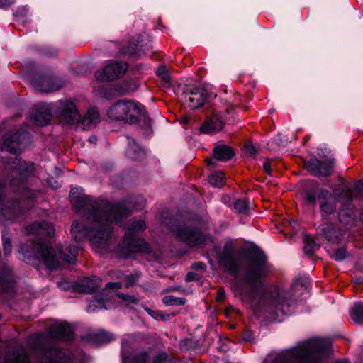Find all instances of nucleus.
Wrapping results in <instances>:
<instances>
[{
	"label": "nucleus",
	"instance_id": "5fc2aeb1",
	"mask_svg": "<svg viewBox=\"0 0 363 363\" xmlns=\"http://www.w3.org/2000/svg\"><path fill=\"white\" fill-rule=\"evenodd\" d=\"M320 150L321 151V153L319 154V156L321 157V158H325V152L326 154H330L331 153V150H328L327 149L326 147L323 149V148H320Z\"/></svg>",
	"mask_w": 363,
	"mask_h": 363
},
{
	"label": "nucleus",
	"instance_id": "052dcab7",
	"mask_svg": "<svg viewBox=\"0 0 363 363\" xmlns=\"http://www.w3.org/2000/svg\"><path fill=\"white\" fill-rule=\"evenodd\" d=\"M278 145H284V142L282 140L276 139Z\"/></svg>",
	"mask_w": 363,
	"mask_h": 363
},
{
	"label": "nucleus",
	"instance_id": "4468645a",
	"mask_svg": "<svg viewBox=\"0 0 363 363\" xmlns=\"http://www.w3.org/2000/svg\"><path fill=\"white\" fill-rule=\"evenodd\" d=\"M208 96L207 90L201 86L186 87L181 96V100L191 109L201 107Z\"/></svg>",
	"mask_w": 363,
	"mask_h": 363
},
{
	"label": "nucleus",
	"instance_id": "dca6fc26",
	"mask_svg": "<svg viewBox=\"0 0 363 363\" xmlns=\"http://www.w3.org/2000/svg\"><path fill=\"white\" fill-rule=\"evenodd\" d=\"M233 113V108H227L223 113H213L207 118L200 128L203 133H213L223 129L226 121V115Z\"/></svg>",
	"mask_w": 363,
	"mask_h": 363
},
{
	"label": "nucleus",
	"instance_id": "c85d7f7f",
	"mask_svg": "<svg viewBox=\"0 0 363 363\" xmlns=\"http://www.w3.org/2000/svg\"><path fill=\"white\" fill-rule=\"evenodd\" d=\"M334 164L335 159L333 157L320 160V165L318 168V171L321 172V173H318L317 176L327 177L330 175L333 171Z\"/></svg>",
	"mask_w": 363,
	"mask_h": 363
},
{
	"label": "nucleus",
	"instance_id": "f257e3e1",
	"mask_svg": "<svg viewBox=\"0 0 363 363\" xmlns=\"http://www.w3.org/2000/svg\"><path fill=\"white\" fill-rule=\"evenodd\" d=\"M27 140L26 132L8 134L4 138L1 152L5 174L4 181H0V210L6 219H13L34 206L36 193L30 189L23 190L21 196V203L19 201L6 199L2 191L6 183L12 186L19 185L34 174V163L22 160L17 157V154L21 152Z\"/></svg>",
	"mask_w": 363,
	"mask_h": 363
},
{
	"label": "nucleus",
	"instance_id": "0e129e2a",
	"mask_svg": "<svg viewBox=\"0 0 363 363\" xmlns=\"http://www.w3.org/2000/svg\"><path fill=\"white\" fill-rule=\"evenodd\" d=\"M360 220L363 223V212L362 213V214L360 216Z\"/></svg>",
	"mask_w": 363,
	"mask_h": 363
},
{
	"label": "nucleus",
	"instance_id": "4be33fe9",
	"mask_svg": "<svg viewBox=\"0 0 363 363\" xmlns=\"http://www.w3.org/2000/svg\"><path fill=\"white\" fill-rule=\"evenodd\" d=\"M235 155L233 148L226 145H220L213 149V158L207 159L206 162L208 166H216V162L227 161L230 160Z\"/></svg>",
	"mask_w": 363,
	"mask_h": 363
},
{
	"label": "nucleus",
	"instance_id": "473e14b6",
	"mask_svg": "<svg viewBox=\"0 0 363 363\" xmlns=\"http://www.w3.org/2000/svg\"><path fill=\"white\" fill-rule=\"evenodd\" d=\"M234 209L238 213L247 214L250 210L249 201L247 199H238L233 203Z\"/></svg>",
	"mask_w": 363,
	"mask_h": 363
},
{
	"label": "nucleus",
	"instance_id": "7ed1b4c3",
	"mask_svg": "<svg viewBox=\"0 0 363 363\" xmlns=\"http://www.w3.org/2000/svg\"><path fill=\"white\" fill-rule=\"evenodd\" d=\"M264 274H229L230 286L238 294L258 293L252 308L255 313L278 318L289 313L285 296L276 287L263 288Z\"/></svg>",
	"mask_w": 363,
	"mask_h": 363
},
{
	"label": "nucleus",
	"instance_id": "a19ab883",
	"mask_svg": "<svg viewBox=\"0 0 363 363\" xmlns=\"http://www.w3.org/2000/svg\"><path fill=\"white\" fill-rule=\"evenodd\" d=\"M245 152L250 157L255 156L257 151L252 143H247L244 147Z\"/></svg>",
	"mask_w": 363,
	"mask_h": 363
},
{
	"label": "nucleus",
	"instance_id": "37998d69",
	"mask_svg": "<svg viewBox=\"0 0 363 363\" xmlns=\"http://www.w3.org/2000/svg\"><path fill=\"white\" fill-rule=\"evenodd\" d=\"M158 75L164 81V82L168 84L169 82V75L164 67H160L157 70Z\"/></svg>",
	"mask_w": 363,
	"mask_h": 363
},
{
	"label": "nucleus",
	"instance_id": "6e6d98bb",
	"mask_svg": "<svg viewBox=\"0 0 363 363\" xmlns=\"http://www.w3.org/2000/svg\"><path fill=\"white\" fill-rule=\"evenodd\" d=\"M263 168L264 171L268 174H270L271 173V169H270V164L269 162H264L263 164Z\"/></svg>",
	"mask_w": 363,
	"mask_h": 363
},
{
	"label": "nucleus",
	"instance_id": "6ab92c4d",
	"mask_svg": "<svg viewBox=\"0 0 363 363\" xmlns=\"http://www.w3.org/2000/svg\"><path fill=\"white\" fill-rule=\"evenodd\" d=\"M57 113L60 119L67 124L79 123L81 119V115L75 104L71 101H60Z\"/></svg>",
	"mask_w": 363,
	"mask_h": 363
},
{
	"label": "nucleus",
	"instance_id": "393cba45",
	"mask_svg": "<svg viewBox=\"0 0 363 363\" xmlns=\"http://www.w3.org/2000/svg\"><path fill=\"white\" fill-rule=\"evenodd\" d=\"M96 91L101 98L106 99H111L125 94V91L119 90L118 86L116 85L101 86L97 89Z\"/></svg>",
	"mask_w": 363,
	"mask_h": 363
},
{
	"label": "nucleus",
	"instance_id": "412c9836",
	"mask_svg": "<svg viewBox=\"0 0 363 363\" xmlns=\"http://www.w3.org/2000/svg\"><path fill=\"white\" fill-rule=\"evenodd\" d=\"M321 233L328 242L337 244L343 240L345 231L334 223H328L323 225Z\"/></svg>",
	"mask_w": 363,
	"mask_h": 363
},
{
	"label": "nucleus",
	"instance_id": "4c0bfd02",
	"mask_svg": "<svg viewBox=\"0 0 363 363\" xmlns=\"http://www.w3.org/2000/svg\"><path fill=\"white\" fill-rule=\"evenodd\" d=\"M2 242L4 255L8 256L11 253L12 245L10 238L6 233L2 234Z\"/></svg>",
	"mask_w": 363,
	"mask_h": 363
},
{
	"label": "nucleus",
	"instance_id": "423d86ee",
	"mask_svg": "<svg viewBox=\"0 0 363 363\" xmlns=\"http://www.w3.org/2000/svg\"><path fill=\"white\" fill-rule=\"evenodd\" d=\"M0 363H78L69 350L58 347H43L37 349L31 359L29 351L18 347L8 352Z\"/></svg>",
	"mask_w": 363,
	"mask_h": 363
},
{
	"label": "nucleus",
	"instance_id": "20e7f679",
	"mask_svg": "<svg viewBox=\"0 0 363 363\" xmlns=\"http://www.w3.org/2000/svg\"><path fill=\"white\" fill-rule=\"evenodd\" d=\"M79 247L71 245L63 249L58 247L56 252H52L38 241H28L19 246L18 252L22 254L23 260L39 269L38 263L41 259L48 270H69L71 265L75 264Z\"/></svg>",
	"mask_w": 363,
	"mask_h": 363
},
{
	"label": "nucleus",
	"instance_id": "de8ad7c7",
	"mask_svg": "<svg viewBox=\"0 0 363 363\" xmlns=\"http://www.w3.org/2000/svg\"><path fill=\"white\" fill-rule=\"evenodd\" d=\"M167 359V355L164 353L160 354L153 360V363H164Z\"/></svg>",
	"mask_w": 363,
	"mask_h": 363
},
{
	"label": "nucleus",
	"instance_id": "a211bd4d",
	"mask_svg": "<svg viewBox=\"0 0 363 363\" xmlns=\"http://www.w3.org/2000/svg\"><path fill=\"white\" fill-rule=\"evenodd\" d=\"M176 236L182 242L190 246L203 242V234L195 228H190L186 225H179L173 230Z\"/></svg>",
	"mask_w": 363,
	"mask_h": 363
},
{
	"label": "nucleus",
	"instance_id": "39448f33",
	"mask_svg": "<svg viewBox=\"0 0 363 363\" xmlns=\"http://www.w3.org/2000/svg\"><path fill=\"white\" fill-rule=\"evenodd\" d=\"M330 352L331 344L328 340L312 337L295 347L267 356L264 363H320Z\"/></svg>",
	"mask_w": 363,
	"mask_h": 363
},
{
	"label": "nucleus",
	"instance_id": "f8f14e48",
	"mask_svg": "<svg viewBox=\"0 0 363 363\" xmlns=\"http://www.w3.org/2000/svg\"><path fill=\"white\" fill-rule=\"evenodd\" d=\"M123 284L120 282H108L106 284V289L100 296L93 297L87 306L89 313H96L102 309L110 308L113 303V298H111L112 288L115 286L116 289H121Z\"/></svg>",
	"mask_w": 363,
	"mask_h": 363
},
{
	"label": "nucleus",
	"instance_id": "c756f323",
	"mask_svg": "<svg viewBox=\"0 0 363 363\" xmlns=\"http://www.w3.org/2000/svg\"><path fill=\"white\" fill-rule=\"evenodd\" d=\"M118 289H116L115 286H113L112 288L113 294H111V298H113V300L115 299V298L117 297V298H120L122 301H123L127 305L135 304V303H138V299L136 298L135 296L129 295V294L118 292L117 291Z\"/></svg>",
	"mask_w": 363,
	"mask_h": 363
},
{
	"label": "nucleus",
	"instance_id": "bf43d9fd",
	"mask_svg": "<svg viewBox=\"0 0 363 363\" xmlns=\"http://www.w3.org/2000/svg\"><path fill=\"white\" fill-rule=\"evenodd\" d=\"M89 140L91 143H95L97 141V137L96 135H91L89 137Z\"/></svg>",
	"mask_w": 363,
	"mask_h": 363
},
{
	"label": "nucleus",
	"instance_id": "338daca9",
	"mask_svg": "<svg viewBox=\"0 0 363 363\" xmlns=\"http://www.w3.org/2000/svg\"><path fill=\"white\" fill-rule=\"evenodd\" d=\"M244 340H247L248 338L246 337H244Z\"/></svg>",
	"mask_w": 363,
	"mask_h": 363
},
{
	"label": "nucleus",
	"instance_id": "49530a36",
	"mask_svg": "<svg viewBox=\"0 0 363 363\" xmlns=\"http://www.w3.org/2000/svg\"><path fill=\"white\" fill-rule=\"evenodd\" d=\"M123 52L130 56L139 55L137 52V45H135V47L128 45L127 48H125V50H123Z\"/></svg>",
	"mask_w": 363,
	"mask_h": 363
},
{
	"label": "nucleus",
	"instance_id": "b1692460",
	"mask_svg": "<svg viewBox=\"0 0 363 363\" xmlns=\"http://www.w3.org/2000/svg\"><path fill=\"white\" fill-rule=\"evenodd\" d=\"M51 117L50 111L45 107H41L31 115L30 121L36 125L44 126L50 122Z\"/></svg>",
	"mask_w": 363,
	"mask_h": 363
},
{
	"label": "nucleus",
	"instance_id": "58836bf2",
	"mask_svg": "<svg viewBox=\"0 0 363 363\" xmlns=\"http://www.w3.org/2000/svg\"><path fill=\"white\" fill-rule=\"evenodd\" d=\"M349 253L347 252L344 247H342L335 250L333 257L335 260L341 261L349 256Z\"/></svg>",
	"mask_w": 363,
	"mask_h": 363
},
{
	"label": "nucleus",
	"instance_id": "c03bdc74",
	"mask_svg": "<svg viewBox=\"0 0 363 363\" xmlns=\"http://www.w3.org/2000/svg\"><path fill=\"white\" fill-rule=\"evenodd\" d=\"M6 274H0V289L6 291L11 286V283L4 281V275Z\"/></svg>",
	"mask_w": 363,
	"mask_h": 363
},
{
	"label": "nucleus",
	"instance_id": "6e6552de",
	"mask_svg": "<svg viewBox=\"0 0 363 363\" xmlns=\"http://www.w3.org/2000/svg\"><path fill=\"white\" fill-rule=\"evenodd\" d=\"M143 106L135 102L128 100H120L107 110L108 118L113 121H123L130 124L135 123L140 118H144L145 133L152 132L151 120L147 118Z\"/></svg>",
	"mask_w": 363,
	"mask_h": 363
},
{
	"label": "nucleus",
	"instance_id": "09e8293b",
	"mask_svg": "<svg viewBox=\"0 0 363 363\" xmlns=\"http://www.w3.org/2000/svg\"><path fill=\"white\" fill-rule=\"evenodd\" d=\"M352 280L357 284H363V274H354V277H352Z\"/></svg>",
	"mask_w": 363,
	"mask_h": 363
},
{
	"label": "nucleus",
	"instance_id": "0eeeda50",
	"mask_svg": "<svg viewBox=\"0 0 363 363\" xmlns=\"http://www.w3.org/2000/svg\"><path fill=\"white\" fill-rule=\"evenodd\" d=\"M222 262L229 270L235 272H267L274 270L268 262L264 252L259 248L245 249L235 253L225 252Z\"/></svg>",
	"mask_w": 363,
	"mask_h": 363
},
{
	"label": "nucleus",
	"instance_id": "aec40b11",
	"mask_svg": "<svg viewBox=\"0 0 363 363\" xmlns=\"http://www.w3.org/2000/svg\"><path fill=\"white\" fill-rule=\"evenodd\" d=\"M52 339L57 340H69L74 337V330L72 326L64 322H56L48 329Z\"/></svg>",
	"mask_w": 363,
	"mask_h": 363
},
{
	"label": "nucleus",
	"instance_id": "a878e982",
	"mask_svg": "<svg viewBox=\"0 0 363 363\" xmlns=\"http://www.w3.org/2000/svg\"><path fill=\"white\" fill-rule=\"evenodd\" d=\"M128 140V148L126 155L132 160H140L145 155V152L135 141V140L130 136L127 137Z\"/></svg>",
	"mask_w": 363,
	"mask_h": 363
},
{
	"label": "nucleus",
	"instance_id": "7c9ffc66",
	"mask_svg": "<svg viewBox=\"0 0 363 363\" xmlns=\"http://www.w3.org/2000/svg\"><path fill=\"white\" fill-rule=\"evenodd\" d=\"M351 319L356 323H363V303H356L350 311Z\"/></svg>",
	"mask_w": 363,
	"mask_h": 363
},
{
	"label": "nucleus",
	"instance_id": "ddd939ff",
	"mask_svg": "<svg viewBox=\"0 0 363 363\" xmlns=\"http://www.w3.org/2000/svg\"><path fill=\"white\" fill-rule=\"evenodd\" d=\"M128 69L127 64L118 61H111L103 68L96 70L94 77L96 80L109 82L122 77Z\"/></svg>",
	"mask_w": 363,
	"mask_h": 363
},
{
	"label": "nucleus",
	"instance_id": "9d476101",
	"mask_svg": "<svg viewBox=\"0 0 363 363\" xmlns=\"http://www.w3.org/2000/svg\"><path fill=\"white\" fill-rule=\"evenodd\" d=\"M306 201L313 206L318 202L323 214L330 215L336 212L338 198L328 190L320 189L306 192Z\"/></svg>",
	"mask_w": 363,
	"mask_h": 363
},
{
	"label": "nucleus",
	"instance_id": "f3484780",
	"mask_svg": "<svg viewBox=\"0 0 363 363\" xmlns=\"http://www.w3.org/2000/svg\"><path fill=\"white\" fill-rule=\"evenodd\" d=\"M32 85L40 91L50 92L59 90L62 86V80L53 74H40L31 79Z\"/></svg>",
	"mask_w": 363,
	"mask_h": 363
},
{
	"label": "nucleus",
	"instance_id": "2eb2a0df",
	"mask_svg": "<svg viewBox=\"0 0 363 363\" xmlns=\"http://www.w3.org/2000/svg\"><path fill=\"white\" fill-rule=\"evenodd\" d=\"M134 338L127 335L123 338L121 345L122 363H148L147 354L143 351H132L131 345Z\"/></svg>",
	"mask_w": 363,
	"mask_h": 363
},
{
	"label": "nucleus",
	"instance_id": "5701e85b",
	"mask_svg": "<svg viewBox=\"0 0 363 363\" xmlns=\"http://www.w3.org/2000/svg\"><path fill=\"white\" fill-rule=\"evenodd\" d=\"M30 233L40 234L51 237L54 235L55 228L50 223L46 221L35 222L28 228Z\"/></svg>",
	"mask_w": 363,
	"mask_h": 363
},
{
	"label": "nucleus",
	"instance_id": "9b49d317",
	"mask_svg": "<svg viewBox=\"0 0 363 363\" xmlns=\"http://www.w3.org/2000/svg\"><path fill=\"white\" fill-rule=\"evenodd\" d=\"M101 284V279L96 275L82 276L74 282L66 279L57 281V286L63 290L91 294Z\"/></svg>",
	"mask_w": 363,
	"mask_h": 363
},
{
	"label": "nucleus",
	"instance_id": "13d9d810",
	"mask_svg": "<svg viewBox=\"0 0 363 363\" xmlns=\"http://www.w3.org/2000/svg\"><path fill=\"white\" fill-rule=\"evenodd\" d=\"M48 184L54 189H57L60 186V184L56 180L51 179L48 182Z\"/></svg>",
	"mask_w": 363,
	"mask_h": 363
},
{
	"label": "nucleus",
	"instance_id": "603ef678",
	"mask_svg": "<svg viewBox=\"0 0 363 363\" xmlns=\"http://www.w3.org/2000/svg\"><path fill=\"white\" fill-rule=\"evenodd\" d=\"M198 274H187L185 277L186 281H191L197 279Z\"/></svg>",
	"mask_w": 363,
	"mask_h": 363
},
{
	"label": "nucleus",
	"instance_id": "e2e57ef3",
	"mask_svg": "<svg viewBox=\"0 0 363 363\" xmlns=\"http://www.w3.org/2000/svg\"><path fill=\"white\" fill-rule=\"evenodd\" d=\"M182 288L181 286H176V287H172L170 290L172 291H176L179 289Z\"/></svg>",
	"mask_w": 363,
	"mask_h": 363
},
{
	"label": "nucleus",
	"instance_id": "69168bd1",
	"mask_svg": "<svg viewBox=\"0 0 363 363\" xmlns=\"http://www.w3.org/2000/svg\"><path fill=\"white\" fill-rule=\"evenodd\" d=\"M336 363H348L347 362H345V361H342V362H337Z\"/></svg>",
	"mask_w": 363,
	"mask_h": 363
},
{
	"label": "nucleus",
	"instance_id": "cd10ccee",
	"mask_svg": "<svg viewBox=\"0 0 363 363\" xmlns=\"http://www.w3.org/2000/svg\"><path fill=\"white\" fill-rule=\"evenodd\" d=\"M100 121V115L99 111L94 108H91L88 110L84 118L81 117L79 123H81L84 128H89L93 125H96Z\"/></svg>",
	"mask_w": 363,
	"mask_h": 363
},
{
	"label": "nucleus",
	"instance_id": "c9c22d12",
	"mask_svg": "<svg viewBox=\"0 0 363 363\" xmlns=\"http://www.w3.org/2000/svg\"><path fill=\"white\" fill-rule=\"evenodd\" d=\"M162 302L166 306H182L185 303V300L183 298L180 297H176L172 295H168L165 296L163 299Z\"/></svg>",
	"mask_w": 363,
	"mask_h": 363
},
{
	"label": "nucleus",
	"instance_id": "bb28decb",
	"mask_svg": "<svg viewBox=\"0 0 363 363\" xmlns=\"http://www.w3.org/2000/svg\"><path fill=\"white\" fill-rule=\"evenodd\" d=\"M339 220L345 225H355L357 222V216L352 208H345L340 211Z\"/></svg>",
	"mask_w": 363,
	"mask_h": 363
},
{
	"label": "nucleus",
	"instance_id": "72a5a7b5",
	"mask_svg": "<svg viewBox=\"0 0 363 363\" xmlns=\"http://www.w3.org/2000/svg\"><path fill=\"white\" fill-rule=\"evenodd\" d=\"M320 248V245L316 244L313 239L309 236L306 235L304 237V252L305 253L308 255H312L313 252H315L317 250Z\"/></svg>",
	"mask_w": 363,
	"mask_h": 363
},
{
	"label": "nucleus",
	"instance_id": "4d7b16f0",
	"mask_svg": "<svg viewBox=\"0 0 363 363\" xmlns=\"http://www.w3.org/2000/svg\"><path fill=\"white\" fill-rule=\"evenodd\" d=\"M27 13V9L25 7H22L18 9L16 16H24Z\"/></svg>",
	"mask_w": 363,
	"mask_h": 363
},
{
	"label": "nucleus",
	"instance_id": "f704fd0d",
	"mask_svg": "<svg viewBox=\"0 0 363 363\" xmlns=\"http://www.w3.org/2000/svg\"><path fill=\"white\" fill-rule=\"evenodd\" d=\"M209 183L215 187H221L224 184V176L222 172H215L208 177Z\"/></svg>",
	"mask_w": 363,
	"mask_h": 363
},
{
	"label": "nucleus",
	"instance_id": "79ce46f5",
	"mask_svg": "<svg viewBox=\"0 0 363 363\" xmlns=\"http://www.w3.org/2000/svg\"><path fill=\"white\" fill-rule=\"evenodd\" d=\"M137 281L136 274H130V275L125 277L124 285L125 287L128 288L133 286L135 281Z\"/></svg>",
	"mask_w": 363,
	"mask_h": 363
},
{
	"label": "nucleus",
	"instance_id": "3c124183",
	"mask_svg": "<svg viewBox=\"0 0 363 363\" xmlns=\"http://www.w3.org/2000/svg\"><path fill=\"white\" fill-rule=\"evenodd\" d=\"M13 3V0H0V7L6 8Z\"/></svg>",
	"mask_w": 363,
	"mask_h": 363
},
{
	"label": "nucleus",
	"instance_id": "ea45409f",
	"mask_svg": "<svg viewBox=\"0 0 363 363\" xmlns=\"http://www.w3.org/2000/svg\"><path fill=\"white\" fill-rule=\"evenodd\" d=\"M145 311L147 312V313L152 318H153L156 320H166L170 316V315L160 314V313H158L151 309H149V308H145Z\"/></svg>",
	"mask_w": 363,
	"mask_h": 363
},
{
	"label": "nucleus",
	"instance_id": "e433bc0d",
	"mask_svg": "<svg viewBox=\"0 0 363 363\" xmlns=\"http://www.w3.org/2000/svg\"><path fill=\"white\" fill-rule=\"evenodd\" d=\"M96 338L101 344L110 342L114 339V335L108 332L102 331L96 335Z\"/></svg>",
	"mask_w": 363,
	"mask_h": 363
},
{
	"label": "nucleus",
	"instance_id": "680f3d73",
	"mask_svg": "<svg viewBox=\"0 0 363 363\" xmlns=\"http://www.w3.org/2000/svg\"><path fill=\"white\" fill-rule=\"evenodd\" d=\"M362 184V183H360L359 184L357 185V189L359 191H362L363 189L360 187V185Z\"/></svg>",
	"mask_w": 363,
	"mask_h": 363
},
{
	"label": "nucleus",
	"instance_id": "774afa93",
	"mask_svg": "<svg viewBox=\"0 0 363 363\" xmlns=\"http://www.w3.org/2000/svg\"><path fill=\"white\" fill-rule=\"evenodd\" d=\"M187 120H188V118H184V121H187Z\"/></svg>",
	"mask_w": 363,
	"mask_h": 363
},
{
	"label": "nucleus",
	"instance_id": "1a4fd4ad",
	"mask_svg": "<svg viewBox=\"0 0 363 363\" xmlns=\"http://www.w3.org/2000/svg\"><path fill=\"white\" fill-rule=\"evenodd\" d=\"M145 228L146 223L143 220H135L129 224L123 240L119 245L120 252L123 256L129 257L132 253L149 252V246L145 240L135 236V233Z\"/></svg>",
	"mask_w": 363,
	"mask_h": 363
},
{
	"label": "nucleus",
	"instance_id": "2f4dec72",
	"mask_svg": "<svg viewBox=\"0 0 363 363\" xmlns=\"http://www.w3.org/2000/svg\"><path fill=\"white\" fill-rule=\"evenodd\" d=\"M320 165V160L315 156L311 157L307 162H305L304 166L306 169L312 174L316 176L321 172L318 171V166Z\"/></svg>",
	"mask_w": 363,
	"mask_h": 363
},
{
	"label": "nucleus",
	"instance_id": "f03ea898",
	"mask_svg": "<svg viewBox=\"0 0 363 363\" xmlns=\"http://www.w3.org/2000/svg\"><path fill=\"white\" fill-rule=\"evenodd\" d=\"M71 203L76 210L82 212L89 224L73 222L71 233L75 242H79L87 238L96 251L108 250L111 244L113 224L122 219V213L117 207L101 208L98 203L86 195L84 189L73 187L69 193Z\"/></svg>",
	"mask_w": 363,
	"mask_h": 363
},
{
	"label": "nucleus",
	"instance_id": "864d4df0",
	"mask_svg": "<svg viewBox=\"0 0 363 363\" xmlns=\"http://www.w3.org/2000/svg\"><path fill=\"white\" fill-rule=\"evenodd\" d=\"M225 294L224 290L219 289L218 291L217 300L219 301H221L225 298Z\"/></svg>",
	"mask_w": 363,
	"mask_h": 363
},
{
	"label": "nucleus",
	"instance_id": "8fccbe9b",
	"mask_svg": "<svg viewBox=\"0 0 363 363\" xmlns=\"http://www.w3.org/2000/svg\"><path fill=\"white\" fill-rule=\"evenodd\" d=\"M191 269L194 270H204L205 269V265L200 262H195L192 264Z\"/></svg>",
	"mask_w": 363,
	"mask_h": 363
},
{
	"label": "nucleus",
	"instance_id": "a18cd8bd",
	"mask_svg": "<svg viewBox=\"0 0 363 363\" xmlns=\"http://www.w3.org/2000/svg\"><path fill=\"white\" fill-rule=\"evenodd\" d=\"M309 285V281L307 279L296 280L294 282V288L298 289V288H307Z\"/></svg>",
	"mask_w": 363,
	"mask_h": 363
}]
</instances>
